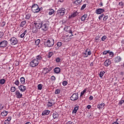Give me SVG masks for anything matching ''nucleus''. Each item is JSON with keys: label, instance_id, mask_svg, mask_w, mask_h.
<instances>
[{"label": "nucleus", "instance_id": "nucleus-1", "mask_svg": "<svg viewBox=\"0 0 124 124\" xmlns=\"http://www.w3.org/2000/svg\"><path fill=\"white\" fill-rule=\"evenodd\" d=\"M44 44L45 46L48 47L49 48H50V47H53V46H54V44H55V40H54L53 38L46 39L45 40Z\"/></svg>", "mask_w": 124, "mask_h": 124}, {"label": "nucleus", "instance_id": "nucleus-2", "mask_svg": "<svg viewBox=\"0 0 124 124\" xmlns=\"http://www.w3.org/2000/svg\"><path fill=\"white\" fill-rule=\"evenodd\" d=\"M31 10L33 13H38L40 11H42L43 10V8L39 7V6L37 5V4L34 3L33 4L31 7Z\"/></svg>", "mask_w": 124, "mask_h": 124}, {"label": "nucleus", "instance_id": "nucleus-3", "mask_svg": "<svg viewBox=\"0 0 124 124\" xmlns=\"http://www.w3.org/2000/svg\"><path fill=\"white\" fill-rule=\"evenodd\" d=\"M41 25V29L42 31H48V27H49V21H42Z\"/></svg>", "mask_w": 124, "mask_h": 124}, {"label": "nucleus", "instance_id": "nucleus-4", "mask_svg": "<svg viewBox=\"0 0 124 124\" xmlns=\"http://www.w3.org/2000/svg\"><path fill=\"white\" fill-rule=\"evenodd\" d=\"M9 41L10 42L11 45L14 46L18 44V39L15 37H11Z\"/></svg>", "mask_w": 124, "mask_h": 124}, {"label": "nucleus", "instance_id": "nucleus-5", "mask_svg": "<svg viewBox=\"0 0 124 124\" xmlns=\"http://www.w3.org/2000/svg\"><path fill=\"white\" fill-rule=\"evenodd\" d=\"M8 45V41L6 40L1 41L0 42V48L4 49Z\"/></svg>", "mask_w": 124, "mask_h": 124}, {"label": "nucleus", "instance_id": "nucleus-6", "mask_svg": "<svg viewBox=\"0 0 124 124\" xmlns=\"http://www.w3.org/2000/svg\"><path fill=\"white\" fill-rule=\"evenodd\" d=\"M39 64V62L37 61L36 59H33L30 64V66L31 67H35Z\"/></svg>", "mask_w": 124, "mask_h": 124}, {"label": "nucleus", "instance_id": "nucleus-7", "mask_svg": "<svg viewBox=\"0 0 124 124\" xmlns=\"http://www.w3.org/2000/svg\"><path fill=\"white\" fill-rule=\"evenodd\" d=\"M65 13V9L61 8L57 11V14L59 16H63Z\"/></svg>", "mask_w": 124, "mask_h": 124}, {"label": "nucleus", "instance_id": "nucleus-8", "mask_svg": "<svg viewBox=\"0 0 124 124\" xmlns=\"http://www.w3.org/2000/svg\"><path fill=\"white\" fill-rule=\"evenodd\" d=\"M42 24V21H35L34 24L35 25V27L38 29L39 30L41 29V26Z\"/></svg>", "mask_w": 124, "mask_h": 124}, {"label": "nucleus", "instance_id": "nucleus-9", "mask_svg": "<svg viewBox=\"0 0 124 124\" xmlns=\"http://www.w3.org/2000/svg\"><path fill=\"white\" fill-rule=\"evenodd\" d=\"M78 10H77L76 11H74V12L69 16V19H73V18H74L75 17H76L77 15H78Z\"/></svg>", "mask_w": 124, "mask_h": 124}, {"label": "nucleus", "instance_id": "nucleus-10", "mask_svg": "<svg viewBox=\"0 0 124 124\" xmlns=\"http://www.w3.org/2000/svg\"><path fill=\"white\" fill-rule=\"evenodd\" d=\"M43 53H40L36 56V59L35 60H37V62H40L42 59L44 58Z\"/></svg>", "mask_w": 124, "mask_h": 124}, {"label": "nucleus", "instance_id": "nucleus-11", "mask_svg": "<svg viewBox=\"0 0 124 124\" xmlns=\"http://www.w3.org/2000/svg\"><path fill=\"white\" fill-rule=\"evenodd\" d=\"M18 89L20 92L24 93V92H26L27 90V87L24 85H21L18 86Z\"/></svg>", "mask_w": 124, "mask_h": 124}, {"label": "nucleus", "instance_id": "nucleus-12", "mask_svg": "<svg viewBox=\"0 0 124 124\" xmlns=\"http://www.w3.org/2000/svg\"><path fill=\"white\" fill-rule=\"evenodd\" d=\"M55 104V101L54 100H49L46 104L47 107H52Z\"/></svg>", "mask_w": 124, "mask_h": 124}, {"label": "nucleus", "instance_id": "nucleus-13", "mask_svg": "<svg viewBox=\"0 0 124 124\" xmlns=\"http://www.w3.org/2000/svg\"><path fill=\"white\" fill-rule=\"evenodd\" d=\"M15 95L17 98H21L22 96H23V94L19 90H17L15 92Z\"/></svg>", "mask_w": 124, "mask_h": 124}, {"label": "nucleus", "instance_id": "nucleus-14", "mask_svg": "<svg viewBox=\"0 0 124 124\" xmlns=\"http://www.w3.org/2000/svg\"><path fill=\"white\" fill-rule=\"evenodd\" d=\"M122 57L120 56L116 57L114 58V62L118 63L120 62H122Z\"/></svg>", "mask_w": 124, "mask_h": 124}, {"label": "nucleus", "instance_id": "nucleus-15", "mask_svg": "<svg viewBox=\"0 0 124 124\" xmlns=\"http://www.w3.org/2000/svg\"><path fill=\"white\" fill-rule=\"evenodd\" d=\"M51 112V111L48 109H45V110L43 111L42 113V116H48Z\"/></svg>", "mask_w": 124, "mask_h": 124}, {"label": "nucleus", "instance_id": "nucleus-16", "mask_svg": "<svg viewBox=\"0 0 124 124\" xmlns=\"http://www.w3.org/2000/svg\"><path fill=\"white\" fill-rule=\"evenodd\" d=\"M103 12H105V10L101 8L97 9L95 11V13L96 14H101V13H103Z\"/></svg>", "mask_w": 124, "mask_h": 124}, {"label": "nucleus", "instance_id": "nucleus-17", "mask_svg": "<svg viewBox=\"0 0 124 124\" xmlns=\"http://www.w3.org/2000/svg\"><path fill=\"white\" fill-rule=\"evenodd\" d=\"M78 99V95H77L76 93H74L71 96V100L73 101H74V100H77Z\"/></svg>", "mask_w": 124, "mask_h": 124}, {"label": "nucleus", "instance_id": "nucleus-18", "mask_svg": "<svg viewBox=\"0 0 124 124\" xmlns=\"http://www.w3.org/2000/svg\"><path fill=\"white\" fill-rule=\"evenodd\" d=\"M111 63V61L109 59L107 60L105 62H104V64H105V66H109Z\"/></svg>", "mask_w": 124, "mask_h": 124}, {"label": "nucleus", "instance_id": "nucleus-19", "mask_svg": "<svg viewBox=\"0 0 124 124\" xmlns=\"http://www.w3.org/2000/svg\"><path fill=\"white\" fill-rule=\"evenodd\" d=\"M26 25H27V21L23 20L19 24V27L20 28H24V27H25V26H26Z\"/></svg>", "mask_w": 124, "mask_h": 124}, {"label": "nucleus", "instance_id": "nucleus-20", "mask_svg": "<svg viewBox=\"0 0 124 124\" xmlns=\"http://www.w3.org/2000/svg\"><path fill=\"white\" fill-rule=\"evenodd\" d=\"M26 35H28V30H25L22 34H21L20 38H24Z\"/></svg>", "mask_w": 124, "mask_h": 124}, {"label": "nucleus", "instance_id": "nucleus-21", "mask_svg": "<svg viewBox=\"0 0 124 124\" xmlns=\"http://www.w3.org/2000/svg\"><path fill=\"white\" fill-rule=\"evenodd\" d=\"M54 73H56V74H59V73L61 72V68H60L59 67H56L54 69Z\"/></svg>", "mask_w": 124, "mask_h": 124}, {"label": "nucleus", "instance_id": "nucleus-22", "mask_svg": "<svg viewBox=\"0 0 124 124\" xmlns=\"http://www.w3.org/2000/svg\"><path fill=\"white\" fill-rule=\"evenodd\" d=\"M62 42H59L57 43L56 45H55V48L56 50H58L59 49V47H61V46H62Z\"/></svg>", "mask_w": 124, "mask_h": 124}, {"label": "nucleus", "instance_id": "nucleus-23", "mask_svg": "<svg viewBox=\"0 0 124 124\" xmlns=\"http://www.w3.org/2000/svg\"><path fill=\"white\" fill-rule=\"evenodd\" d=\"M20 82L22 85H25L26 84V79L24 77H21L20 78Z\"/></svg>", "mask_w": 124, "mask_h": 124}, {"label": "nucleus", "instance_id": "nucleus-24", "mask_svg": "<svg viewBox=\"0 0 124 124\" xmlns=\"http://www.w3.org/2000/svg\"><path fill=\"white\" fill-rule=\"evenodd\" d=\"M53 119H55L57 120V119H59V114L58 112L55 111L53 114Z\"/></svg>", "mask_w": 124, "mask_h": 124}, {"label": "nucleus", "instance_id": "nucleus-25", "mask_svg": "<svg viewBox=\"0 0 124 124\" xmlns=\"http://www.w3.org/2000/svg\"><path fill=\"white\" fill-rule=\"evenodd\" d=\"M105 106V104L102 103L101 104H98L97 105V108H98V109L100 110V109H102V108H103Z\"/></svg>", "mask_w": 124, "mask_h": 124}, {"label": "nucleus", "instance_id": "nucleus-26", "mask_svg": "<svg viewBox=\"0 0 124 124\" xmlns=\"http://www.w3.org/2000/svg\"><path fill=\"white\" fill-rule=\"evenodd\" d=\"M38 30H39V29L35 26V27H33L32 31L33 33H37V32L38 31Z\"/></svg>", "mask_w": 124, "mask_h": 124}, {"label": "nucleus", "instance_id": "nucleus-27", "mask_svg": "<svg viewBox=\"0 0 124 124\" xmlns=\"http://www.w3.org/2000/svg\"><path fill=\"white\" fill-rule=\"evenodd\" d=\"M48 11H49L48 15H53V14L55 13V10L53 9H49Z\"/></svg>", "mask_w": 124, "mask_h": 124}, {"label": "nucleus", "instance_id": "nucleus-28", "mask_svg": "<svg viewBox=\"0 0 124 124\" xmlns=\"http://www.w3.org/2000/svg\"><path fill=\"white\" fill-rule=\"evenodd\" d=\"M7 114H8V111H6V110H4L1 113V116H3V117H5L6 116H7Z\"/></svg>", "mask_w": 124, "mask_h": 124}, {"label": "nucleus", "instance_id": "nucleus-29", "mask_svg": "<svg viewBox=\"0 0 124 124\" xmlns=\"http://www.w3.org/2000/svg\"><path fill=\"white\" fill-rule=\"evenodd\" d=\"M87 17H88V14H85V15H84L82 16H81L80 19L81 21H85Z\"/></svg>", "mask_w": 124, "mask_h": 124}, {"label": "nucleus", "instance_id": "nucleus-30", "mask_svg": "<svg viewBox=\"0 0 124 124\" xmlns=\"http://www.w3.org/2000/svg\"><path fill=\"white\" fill-rule=\"evenodd\" d=\"M31 14H28L26 15L25 19L26 20H30L31 18Z\"/></svg>", "mask_w": 124, "mask_h": 124}, {"label": "nucleus", "instance_id": "nucleus-31", "mask_svg": "<svg viewBox=\"0 0 124 124\" xmlns=\"http://www.w3.org/2000/svg\"><path fill=\"white\" fill-rule=\"evenodd\" d=\"M14 84L17 87H19V85H20V81H19V79H16L15 82H14Z\"/></svg>", "mask_w": 124, "mask_h": 124}, {"label": "nucleus", "instance_id": "nucleus-32", "mask_svg": "<svg viewBox=\"0 0 124 124\" xmlns=\"http://www.w3.org/2000/svg\"><path fill=\"white\" fill-rule=\"evenodd\" d=\"M44 72L45 74H47V73H49V72H50V70H49V69L47 68H45L44 69Z\"/></svg>", "mask_w": 124, "mask_h": 124}, {"label": "nucleus", "instance_id": "nucleus-33", "mask_svg": "<svg viewBox=\"0 0 124 124\" xmlns=\"http://www.w3.org/2000/svg\"><path fill=\"white\" fill-rule=\"evenodd\" d=\"M53 55H54V53H53V52H49L48 55H47V57L48 59H50V58H51L52 56H53Z\"/></svg>", "mask_w": 124, "mask_h": 124}, {"label": "nucleus", "instance_id": "nucleus-34", "mask_svg": "<svg viewBox=\"0 0 124 124\" xmlns=\"http://www.w3.org/2000/svg\"><path fill=\"white\" fill-rule=\"evenodd\" d=\"M77 111H78V107H76L73 110V113L76 114V113H77Z\"/></svg>", "mask_w": 124, "mask_h": 124}, {"label": "nucleus", "instance_id": "nucleus-35", "mask_svg": "<svg viewBox=\"0 0 124 124\" xmlns=\"http://www.w3.org/2000/svg\"><path fill=\"white\" fill-rule=\"evenodd\" d=\"M16 88H15V87L12 86L11 88V93H14L15 92H16Z\"/></svg>", "mask_w": 124, "mask_h": 124}, {"label": "nucleus", "instance_id": "nucleus-36", "mask_svg": "<svg viewBox=\"0 0 124 124\" xmlns=\"http://www.w3.org/2000/svg\"><path fill=\"white\" fill-rule=\"evenodd\" d=\"M105 74V72L103 71H101L99 74L100 78H102V77H103Z\"/></svg>", "mask_w": 124, "mask_h": 124}, {"label": "nucleus", "instance_id": "nucleus-37", "mask_svg": "<svg viewBox=\"0 0 124 124\" xmlns=\"http://www.w3.org/2000/svg\"><path fill=\"white\" fill-rule=\"evenodd\" d=\"M124 100H121L119 101L118 105H119V106H122V105H123V104H124Z\"/></svg>", "mask_w": 124, "mask_h": 124}, {"label": "nucleus", "instance_id": "nucleus-38", "mask_svg": "<svg viewBox=\"0 0 124 124\" xmlns=\"http://www.w3.org/2000/svg\"><path fill=\"white\" fill-rule=\"evenodd\" d=\"M37 88H38V89H39L40 91H41L42 90V84H38Z\"/></svg>", "mask_w": 124, "mask_h": 124}, {"label": "nucleus", "instance_id": "nucleus-39", "mask_svg": "<svg viewBox=\"0 0 124 124\" xmlns=\"http://www.w3.org/2000/svg\"><path fill=\"white\" fill-rule=\"evenodd\" d=\"M5 83V79H1L0 80V84H1V85H4Z\"/></svg>", "mask_w": 124, "mask_h": 124}, {"label": "nucleus", "instance_id": "nucleus-40", "mask_svg": "<svg viewBox=\"0 0 124 124\" xmlns=\"http://www.w3.org/2000/svg\"><path fill=\"white\" fill-rule=\"evenodd\" d=\"M61 93V90L60 89H57L55 91V94H60Z\"/></svg>", "mask_w": 124, "mask_h": 124}, {"label": "nucleus", "instance_id": "nucleus-41", "mask_svg": "<svg viewBox=\"0 0 124 124\" xmlns=\"http://www.w3.org/2000/svg\"><path fill=\"white\" fill-rule=\"evenodd\" d=\"M109 50H105V51L103 52V55H104V56H105V55H107V54H109Z\"/></svg>", "mask_w": 124, "mask_h": 124}, {"label": "nucleus", "instance_id": "nucleus-42", "mask_svg": "<svg viewBox=\"0 0 124 124\" xmlns=\"http://www.w3.org/2000/svg\"><path fill=\"white\" fill-rule=\"evenodd\" d=\"M86 6H87V5H86V4H83L80 8L81 10H84V9L86 8Z\"/></svg>", "mask_w": 124, "mask_h": 124}, {"label": "nucleus", "instance_id": "nucleus-43", "mask_svg": "<svg viewBox=\"0 0 124 124\" xmlns=\"http://www.w3.org/2000/svg\"><path fill=\"white\" fill-rule=\"evenodd\" d=\"M88 51V49L86 50V52L83 53V56L84 58H88V54H87V51Z\"/></svg>", "mask_w": 124, "mask_h": 124}, {"label": "nucleus", "instance_id": "nucleus-44", "mask_svg": "<svg viewBox=\"0 0 124 124\" xmlns=\"http://www.w3.org/2000/svg\"><path fill=\"white\" fill-rule=\"evenodd\" d=\"M108 54L110 57H113V56H114V52L110 50H109V52H108Z\"/></svg>", "mask_w": 124, "mask_h": 124}, {"label": "nucleus", "instance_id": "nucleus-45", "mask_svg": "<svg viewBox=\"0 0 124 124\" xmlns=\"http://www.w3.org/2000/svg\"><path fill=\"white\" fill-rule=\"evenodd\" d=\"M107 39V37L106 36H104L102 37L101 40L102 41H105L106 39Z\"/></svg>", "mask_w": 124, "mask_h": 124}, {"label": "nucleus", "instance_id": "nucleus-46", "mask_svg": "<svg viewBox=\"0 0 124 124\" xmlns=\"http://www.w3.org/2000/svg\"><path fill=\"white\" fill-rule=\"evenodd\" d=\"M35 43L36 45H38L40 43V40L39 39H37L36 40Z\"/></svg>", "mask_w": 124, "mask_h": 124}, {"label": "nucleus", "instance_id": "nucleus-47", "mask_svg": "<svg viewBox=\"0 0 124 124\" xmlns=\"http://www.w3.org/2000/svg\"><path fill=\"white\" fill-rule=\"evenodd\" d=\"M11 120H12V117L9 116V117H8L7 119H6V120H7L8 122L10 123V121H11Z\"/></svg>", "mask_w": 124, "mask_h": 124}, {"label": "nucleus", "instance_id": "nucleus-48", "mask_svg": "<svg viewBox=\"0 0 124 124\" xmlns=\"http://www.w3.org/2000/svg\"><path fill=\"white\" fill-rule=\"evenodd\" d=\"M51 81H56V77L54 76H52L51 77Z\"/></svg>", "mask_w": 124, "mask_h": 124}, {"label": "nucleus", "instance_id": "nucleus-49", "mask_svg": "<svg viewBox=\"0 0 124 124\" xmlns=\"http://www.w3.org/2000/svg\"><path fill=\"white\" fill-rule=\"evenodd\" d=\"M119 5L121 7H123L124 5V3L123 1H121L119 2Z\"/></svg>", "mask_w": 124, "mask_h": 124}, {"label": "nucleus", "instance_id": "nucleus-50", "mask_svg": "<svg viewBox=\"0 0 124 124\" xmlns=\"http://www.w3.org/2000/svg\"><path fill=\"white\" fill-rule=\"evenodd\" d=\"M85 93H86V89L84 90L82 92H81L80 96H82V95H84Z\"/></svg>", "mask_w": 124, "mask_h": 124}, {"label": "nucleus", "instance_id": "nucleus-51", "mask_svg": "<svg viewBox=\"0 0 124 124\" xmlns=\"http://www.w3.org/2000/svg\"><path fill=\"white\" fill-rule=\"evenodd\" d=\"M61 58H57L56 59V62H61Z\"/></svg>", "mask_w": 124, "mask_h": 124}, {"label": "nucleus", "instance_id": "nucleus-52", "mask_svg": "<svg viewBox=\"0 0 124 124\" xmlns=\"http://www.w3.org/2000/svg\"><path fill=\"white\" fill-rule=\"evenodd\" d=\"M62 85H63V86H66V85H67V81H63V82H62Z\"/></svg>", "mask_w": 124, "mask_h": 124}, {"label": "nucleus", "instance_id": "nucleus-53", "mask_svg": "<svg viewBox=\"0 0 124 124\" xmlns=\"http://www.w3.org/2000/svg\"><path fill=\"white\" fill-rule=\"evenodd\" d=\"M103 16H104V14H103L100 15V16H99V20H101L103 17Z\"/></svg>", "mask_w": 124, "mask_h": 124}, {"label": "nucleus", "instance_id": "nucleus-54", "mask_svg": "<svg viewBox=\"0 0 124 124\" xmlns=\"http://www.w3.org/2000/svg\"><path fill=\"white\" fill-rule=\"evenodd\" d=\"M108 19V16H106L104 17L103 18V20L104 21H106Z\"/></svg>", "mask_w": 124, "mask_h": 124}, {"label": "nucleus", "instance_id": "nucleus-55", "mask_svg": "<svg viewBox=\"0 0 124 124\" xmlns=\"http://www.w3.org/2000/svg\"><path fill=\"white\" fill-rule=\"evenodd\" d=\"M74 5H78V0H76L74 2Z\"/></svg>", "mask_w": 124, "mask_h": 124}, {"label": "nucleus", "instance_id": "nucleus-56", "mask_svg": "<svg viewBox=\"0 0 124 124\" xmlns=\"http://www.w3.org/2000/svg\"><path fill=\"white\" fill-rule=\"evenodd\" d=\"M65 124H73L72 121H68L67 123H65Z\"/></svg>", "mask_w": 124, "mask_h": 124}, {"label": "nucleus", "instance_id": "nucleus-57", "mask_svg": "<svg viewBox=\"0 0 124 124\" xmlns=\"http://www.w3.org/2000/svg\"><path fill=\"white\" fill-rule=\"evenodd\" d=\"M10 122H9V121H7V120H5L4 122V124H10Z\"/></svg>", "mask_w": 124, "mask_h": 124}, {"label": "nucleus", "instance_id": "nucleus-58", "mask_svg": "<svg viewBox=\"0 0 124 124\" xmlns=\"http://www.w3.org/2000/svg\"><path fill=\"white\" fill-rule=\"evenodd\" d=\"M3 36V32H0V38H1Z\"/></svg>", "mask_w": 124, "mask_h": 124}, {"label": "nucleus", "instance_id": "nucleus-59", "mask_svg": "<svg viewBox=\"0 0 124 124\" xmlns=\"http://www.w3.org/2000/svg\"><path fill=\"white\" fill-rule=\"evenodd\" d=\"M87 109H91V108H92V106H91V105H88L87 106Z\"/></svg>", "mask_w": 124, "mask_h": 124}, {"label": "nucleus", "instance_id": "nucleus-60", "mask_svg": "<svg viewBox=\"0 0 124 124\" xmlns=\"http://www.w3.org/2000/svg\"><path fill=\"white\" fill-rule=\"evenodd\" d=\"M93 96H90L89 97V100H90V101H91V100H93Z\"/></svg>", "mask_w": 124, "mask_h": 124}, {"label": "nucleus", "instance_id": "nucleus-61", "mask_svg": "<svg viewBox=\"0 0 124 124\" xmlns=\"http://www.w3.org/2000/svg\"><path fill=\"white\" fill-rule=\"evenodd\" d=\"M87 55L88 56H91V55H92V52L91 51H88Z\"/></svg>", "mask_w": 124, "mask_h": 124}, {"label": "nucleus", "instance_id": "nucleus-62", "mask_svg": "<svg viewBox=\"0 0 124 124\" xmlns=\"http://www.w3.org/2000/svg\"><path fill=\"white\" fill-rule=\"evenodd\" d=\"M24 38V39H25V40H26V41H28V40H29V38L27 37V35H26Z\"/></svg>", "mask_w": 124, "mask_h": 124}, {"label": "nucleus", "instance_id": "nucleus-63", "mask_svg": "<svg viewBox=\"0 0 124 124\" xmlns=\"http://www.w3.org/2000/svg\"><path fill=\"white\" fill-rule=\"evenodd\" d=\"M100 6H103V3L101 2L99 4Z\"/></svg>", "mask_w": 124, "mask_h": 124}, {"label": "nucleus", "instance_id": "nucleus-64", "mask_svg": "<svg viewBox=\"0 0 124 124\" xmlns=\"http://www.w3.org/2000/svg\"><path fill=\"white\" fill-rule=\"evenodd\" d=\"M112 124H119V123L117 122H115L114 123H113Z\"/></svg>", "mask_w": 124, "mask_h": 124}]
</instances>
